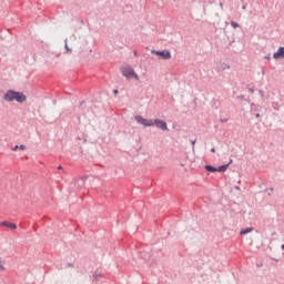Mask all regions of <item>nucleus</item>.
Segmentation results:
<instances>
[{
  "label": "nucleus",
  "mask_w": 284,
  "mask_h": 284,
  "mask_svg": "<svg viewBox=\"0 0 284 284\" xmlns=\"http://www.w3.org/2000/svg\"><path fill=\"white\" fill-rule=\"evenodd\" d=\"M4 100L7 102H13L17 101L18 103H24L27 101L26 95L22 93H19L18 91H7L4 95Z\"/></svg>",
  "instance_id": "f257e3e1"
},
{
  "label": "nucleus",
  "mask_w": 284,
  "mask_h": 284,
  "mask_svg": "<svg viewBox=\"0 0 284 284\" xmlns=\"http://www.w3.org/2000/svg\"><path fill=\"white\" fill-rule=\"evenodd\" d=\"M122 74L126 78H134L136 81L140 80L138 73H135L134 69H132V67H123L122 69Z\"/></svg>",
  "instance_id": "f03ea898"
},
{
  "label": "nucleus",
  "mask_w": 284,
  "mask_h": 284,
  "mask_svg": "<svg viewBox=\"0 0 284 284\" xmlns=\"http://www.w3.org/2000/svg\"><path fill=\"white\" fill-rule=\"evenodd\" d=\"M135 121L144 126H153L154 125L153 120H146L145 118H142V115H135Z\"/></svg>",
  "instance_id": "7ed1b4c3"
},
{
  "label": "nucleus",
  "mask_w": 284,
  "mask_h": 284,
  "mask_svg": "<svg viewBox=\"0 0 284 284\" xmlns=\"http://www.w3.org/2000/svg\"><path fill=\"white\" fill-rule=\"evenodd\" d=\"M152 54H155L163 60H170L172 58L170 51H152Z\"/></svg>",
  "instance_id": "20e7f679"
},
{
  "label": "nucleus",
  "mask_w": 284,
  "mask_h": 284,
  "mask_svg": "<svg viewBox=\"0 0 284 284\" xmlns=\"http://www.w3.org/2000/svg\"><path fill=\"white\" fill-rule=\"evenodd\" d=\"M154 125H156L159 129L163 131H168V124L164 122V120H153Z\"/></svg>",
  "instance_id": "39448f33"
},
{
  "label": "nucleus",
  "mask_w": 284,
  "mask_h": 284,
  "mask_svg": "<svg viewBox=\"0 0 284 284\" xmlns=\"http://www.w3.org/2000/svg\"><path fill=\"white\" fill-rule=\"evenodd\" d=\"M273 59H284V47H280V49H277V52L273 53Z\"/></svg>",
  "instance_id": "423d86ee"
},
{
  "label": "nucleus",
  "mask_w": 284,
  "mask_h": 284,
  "mask_svg": "<svg viewBox=\"0 0 284 284\" xmlns=\"http://www.w3.org/2000/svg\"><path fill=\"white\" fill-rule=\"evenodd\" d=\"M1 226L8 227L10 230H17V225L14 223L4 221L0 223Z\"/></svg>",
  "instance_id": "0eeeda50"
},
{
  "label": "nucleus",
  "mask_w": 284,
  "mask_h": 284,
  "mask_svg": "<svg viewBox=\"0 0 284 284\" xmlns=\"http://www.w3.org/2000/svg\"><path fill=\"white\" fill-rule=\"evenodd\" d=\"M229 165H222L219 169H216V172H225L227 170Z\"/></svg>",
  "instance_id": "6e6552de"
},
{
  "label": "nucleus",
  "mask_w": 284,
  "mask_h": 284,
  "mask_svg": "<svg viewBox=\"0 0 284 284\" xmlns=\"http://www.w3.org/2000/svg\"><path fill=\"white\" fill-rule=\"evenodd\" d=\"M205 169H206L209 172H212V173L217 172V169H215V168H213V166H211V165L205 166Z\"/></svg>",
  "instance_id": "1a4fd4ad"
},
{
  "label": "nucleus",
  "mask_w": 284,
  "mask_h": 284,
  "mask_svg": "<svg viewBox=\"0 0 284 284\" xmlns=\"http://www.w3.org/2000/svg\"><path fill=\"white\" fill-rule=\"evenodd\" d=\"M253 231V229H246V230H242V232H240V235H245L248 234Z\"/></svg>",
  "instance_id": "9d476101"
},
{
  "label": "nucleus",
  "mask_w": 284,
  "mask_h": 284,
  "mask_svg": "<svg viewBox=\"0 0 284 284\" xmlns=\"http://www.w3.org/2000/svg\"><path fill=\"white\" fill-rule=\"evenodd\" d=\"M3 271H6V266L2 258H0V272H3Z\"/></svg>",
  "instance_id": "9b49d317"
},
{
  "label": "nucleus",
  "mask_w": 284,
  "mask_h": 284,
  "mask_svg": "<svg viewBox=\"0 0 284 284\" xmlns=\"http://www.w3.org/2000/svg\"><path fill=\"white\" fill-rule=\"evenodd\" d=\"M231 27H233V29L239 28V23L235 21H231Z\"/></svg>",
  "instance_id": "f8f14e48"
},
{
  "label": "nucleus",
  "mask_w": 284,
  "mask_h": 284,
  "mask_svg": "<svg viewBox=\"0 0 284 284\" xmlns=\"http://www.w3.org/2000/svg\"><path fill=\"white\" fill-rule=\"evenodd\" d=\"M19 149H20L21 151H24V150H26V146H24V145H21V146H19Z\"/></svg>",
  "instance_id": "ddd939ff"
},
{
  "label": "nucleus",
  "mask_w": 284,
  "mask_h": 284,
  "mask_svg": "<svg viewBox=\"0 0 284 284\" xmlns=\"http://www.w3.org/2000/svg\"><path fill=\"white\" fill-rule=\"evenodd\" d=\"M18 149H20L18 145H16V148L13 149V151H17Z\"/></svg>",
  "instance_id": "4468645a"
},
{
  "label": "nucleus",
  "mask_w": 284,
  "mask_h": 284,
  "mask_svg": "<svg viewBox=\"0 0 284 284\" xmlns=\"http://www.w3.org/2000/svg\"><path fill=\"white\" fill-rule=\"evenodd\" d=\"M195 143H196V141H193V142H192L193 148L195 146Z\"/></svg>",
  "instance_id": "2eb2a0df"
},
{
  "label": "nucleus",
  "mask_w": 284,
  "mask_h": 284,
  "mask_svg": "<svg viewBox=\"0 0 284 284\" xmlns=\"http://www.w3.org/2000/svg\"><path fill=\"white\" fill-rule=\"evenodd\" d=\"M211 152H212V153H215L216 151H215V149L213 148V149L211 150Z\"/></svg>",
  "instance_id": "dca6fc26"
},
{
  "label": "nucleus",
  "mask_w": 284,
  "mask_h": 284,
  "mask_svg": "<svg viewBox=\"0 0 284 284\" xmlns=\"http://www.w3.org/2000/svg\"><path fill=\"white\" fill-rule=\"evenodd\" d=\"M261 115H260V113H257L256 115H255V118H260Z\"/></svg>",
  "instance_id": "f3484780"
},
{
  "label": "nucleus",
  "mask_w": 284,
  "mask_h": 284,
  "mask_svg": "<svg viewBox=\"0 0 284 284\" xmlns=\"http://www.w3.org/2000/svg\"><path fill=\"white\" fill-rule=\"evenodd\" d=\"M58 169H59V170H62V166H59Z\"/></svg>",
  "instance_id": "a211bd4d"
},
{
  "label": "nucleus",
  "mask_w": 284,
  "mask_h": 284,
  "mask_svg": "<svg viewBox=\"0 0 284 284\" xmlns=\"http://www.w3.org/2000/svg\"><path fill=\"white\" fill-rule=\"evenodd\" d=\"M282 250H284V245H282Z\"/></svg>",
  "instance_id": "6ab92c4d"
},
{
  "label": "nucleus",
  "mask_w": 284,
  "mask_h": 284,
  "mask_svg": "<svg viewBox=\"0 0 284 284\" xmlns=\"http://www.w3.org/2000/svg\"><path fill=\"white\" fill-rule=\"evenodd\" d=\"M114 93L116 94V93H118V91H114Z\"/></svg>",
  "instance_id": "aec40b11"
}]
</instances>
